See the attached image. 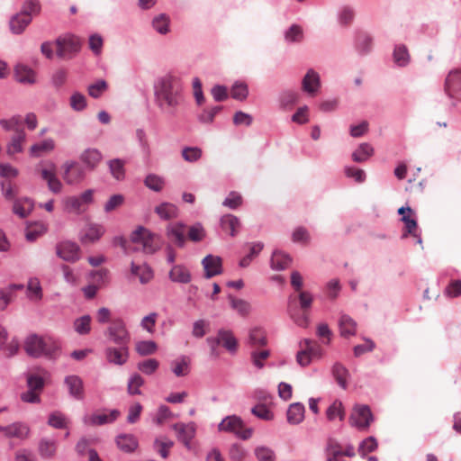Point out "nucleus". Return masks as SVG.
<instances>
[{
  "instance_id": "f257e3e1",
  "label": "nucleus",
  "mask_w": 461,
  "mask_h": 461,
  "mask_svg": "<svg viewBox=\"0 0 461 461\" xmlns=\"http://www.w3.org/2000/svg\"><path fill=\"white\" fill-rule=\"evenodd\" d=\"M156 102L158 107L171 114L183 102L182 88L178 80L172 76L161 78L155 90Z\"/></svg>"
},
{
  "instance_id": "f03ea898",
  "label": "nucleus",
  "mask_w": 461,
  "mask_h": 461,
  "mask_svg": "<svg viewBox=\"0 0 461 461\" xmlns=\"http://www.w3.org/2000/svg\"><path fill=\"white\" fill-rule=\"evenodd\" d=\"M131 240L141 246L142 251L146 254H154L160 248L158 237L142 226L132 231Z\"/></svg>"
},
{
  "instance_id": "7ed1b4c3",
  "label": "nucleus",
  "mask_w": 461,
  "mask_h": 461,
  "mask_svg": "<svg viewBox=\"0 0 461 461\" xmlns=\"http://www.w3.org/2000/svg\"><path fill=\"white\" fill-rule=\"evenodd\" d=\"M243 420L236 415H230L224 418L218 425L219 431L233 433L238 438L248 439L252 435V429H243Z\"/></svg>"
},
{
  "instance_id": "20e7f679",
  "label": "nucleus",
  "mask_w": 461,
  "mask_h": 461,
  "mask_svg": "<svg viewBox=\"0 0 461 461\" xmlns=\"http://www.w3.org/2000/svg\"><path fill=\"white\" fill-rule=\"evenodd\" d=\"M105 336L113 344H130L131 334L122 318L114 319L105 330Z\"/></svg>"
},
{
  "instance_id": "39448f33",
  "label": "nucleus",
  "mask_w": 461,
  "mask_h": 461,
  "mask_svg": "<svg viewBox=\"0 0 461 461\" xmlns=\"http://www.w3.org/2000/svg\"><path fill=\"white\" fill-rule=\"evenodd\" d=\"M50 339L46 340L37 335L29 336L24 344V348L28 355L39 357L43 355H53L59 349L58 346H54L53 349L49 348Z\"/></svg>"
},
{
  "instance_id": "423d86ee",
  "label": "nucleus",
  "mask_w": 461,
  "mask_h": 461,
  "mask_svg": "<svg viewBox=\"0 0 461 461\" xmlns=\"http://www.w3.org/2000/svg\"><path fill=\"white\" fill-rule=\"evenodd\" d=\"M56 255L62 260L75 263L81 258V249L74 241L63 240L56 244Z\"/></svg>"
},
{
  "instance_id": "0eeeda50",
  "label": "nucleus",
  "mask_w": 461,
  "mask_h": 461,
  "mask_svg": "<svg viewBox=\"0 0 461 461\" xmlns=\"http://www.w3.org/2000/svg\"><path fill=\"white\" fill-rule=\"evenodd\" d=\"M40 173L41 178L46 181L50 192L54 194L61 193L63 185L57 176L56 165L53 162L47 161L41 164Z\"/></svg>"
},
{
  "instance_id": "6e6552de",
  "label": "nucleus",
  "mask_w": 461,
  "mask_h": 461,
  "mask_svg": "<svg viewBox=\"0 0 461 461\" xmlns=\"http://www.w3.org/2000/svg\"><path fill=\"white\" fill-rule=\"evenodd\" d=\"M62 177L66 184L73 185L82 182L86 176V168L76 161L68 160L62 165Z\"/></svg>"
},
{
  "instance_id": "1a4fd4ad",
  "label": "nucleus",
  "mask_w": 461,
  "mask_h": 461,
  "mask_svg": "<svg viewBox=\"0 0 461 461\" xmlns=\"http://www.w3.org/2000/svg\"><path fill=\"white\" fill-rule=\"evenodd\" d=\"M372 420V412L366 405L356 406L349 417L350 425L360 430L367 429Z\"/></svg>"
},
{
  "instance_id": "9d476101",
  "label": "nucleus",
  "mask_w": 461,
  "mask_h": 461,
  "mask_svg": "<svg viewBox=\"0 0 461 461\" xmlns=\"http://www.w3.org/2000/svg\"><path fill=\"white\" fill-rule=\"evenodd\" d=\"M117 347H107L104 349V357L109 364L123 366L129 360V345L116 344Z\"/></svg>"
},
{
  "instance_id": "9b49d317",
  "label": "nucleus",
  "mask_w": 461,
  "mask_h": 461,
  "mask_svg": "<svg viewBox=\"0 0 461 461\" xmlns=\"http://www.w3.org/2000/svg\"><path fill=\"white\" fill-rule=\"evenodd\" d=\"M178 441L182 442L187 449H191V441L195 437L196 426L194 422H178L172 425Z\"/></svg>"
},
{
  "instance_id": "f8f14e48",
  "label": "nucleus",
  "mask_w": 461,
  "mask_h": 461,
  "mask_svg": "<svg viewBox=\"0 0 461 461\" xmlns=\"http://www.w3.org/2000/svg\"><path fill=\"white\" fill-rule=\"evenodd\" d=\"M445 91L447 95L461 101V69L451 70L446 77Z\"/></svg>"
},
{
  "instance_id": "ddd939ff",
  "label": "nucleus",
  "mask_w": 461,
  "mask_h": 461,
  "mask_svg": "<svg viewBox=\"0 0 461 461\" xmlns=\"http://www.w3.org/2000/svg\"><path fill=\"white\" fill-rule=\"evenodd\" d=\"M120 416V411L116 409L109 411L96 412L90 416H85L83 422L89 426H102L115 421Z\"/></svg>"
},
{
  "instance_id": "4468645a",
  "label": "nucleus",
  "mask_w": 461,
  "mask_h": 461,
  "mask_svg": "<svg viewBox=\"0 0 461 461\" xmlns=\"http://www.w3.org/2000/svg\"><path fill=\"white\" fill-rule=\"evenodd\" d=\"M103 158L102 152L96 148H87L84 149L79 156L83 167L89 171L95 170L102 162Z\"/></svg>"
},
{
  "instance_id": "2eb2a0df",
  "label": "nucleus",
  "mask_w": 461,
  "mask_h": 461,
  "mask_svg": "<svg viewBox=\"0 0 461 461\" xmlns=\"http://www.w3.org/2000/svg\"><path fill=\"white\" fill-rule=\"evenodd\" d=\"M185 232L186 226L181 221L169 223L166 229L167 239L180 248L185 246Z\"/></svg>"
},
{
  "instance_id": "dca6fc26",
  "label": "nucleus",
  "mask_w": 461,
  "mask_h": 461,
  "mask_svg": "<svg viewBox=\"0 0 461 461\" xmlns=\"http://www.w3.org/2000/svg\"><path fill=\"white\" fill-rule=\"evenodd\" d=\"M64 384L68 389L69 395L75 400L80 401L85 397L83 380L76 375H67Z\"/></svg>"
},
{
  "instance_id": "f3484780",
  "label": "nucleus",
  "mask_w": 461,
  "mask_h": 461,
  "mask_svg": "<svg viewBox=\"0 0 461 461\" xmlns=\"http://www.w3.org/2000/svg\"><path fill=\"white\" fill-rule=\"evenodd\" d=\"M303 90L311 96H314L318 94L321 88V77L312 68H310L302 81Z\"/></svg>"
},
{
  "instance_id": "a211bd4d",
  "label": "nucleus",
  "mask_w": 461,
  "mask_h": 461,
  "mask_svg": "<svg viewBox=\"0 0 461 461\" xmlns=\"http://www.w3.org/2000/svg\"><path fill=\"white\" fill-rule=\"evenodd\" d=\"M202 265L204 269L206 278L218 276L222 272L221 258L218 256L207 255L203 260Z\"/></svg>"
},
{
  "instance_id": "6ab92c4d",
  "label": "nucleus",
  "mask_w": 461,
  "mask_h": 461,
  "mask_svg": "<svg viewBox=\"0 0 461 461\" xmlns=\"http://www.w3.org/2000/svg\"><path fill=\"white\" fill-rule=\"evenodd\" d=\"M0 431L7 438H16L21 440L27 438L30 434L29 427L22 422H14L4 428H0Z\"/></svg>"
},
{
  "instance_id": "aec40b11",
  "label": "nucleus",
  "mask_w": 461,
  "mask_h": 461,
  "mask_svg": "<svg viewBox=\"0 0 461 461\" xmlns=\"http://www.w3.org/2000/svg\"><path fill=\"white\" fill-rule=\"evenodd\" d=\"M104 233V229L102 225L89 223L82 230L80 240L82 243H93L97 241Z\"/></svg>"
},
{
  "instance_id": "412c9836",
  "label": "nucleus",
  "mask_w": 461,
  "mask_h": 461,
  "mask_svg": "<svg viewBox=\"0 0 461 461\" xmlns=\"http://www.w3.org/2000/svg\"><path fill=\"white\" fill-rule=\"evenodd\" d=\"M131 273L132 276H137L140 283L142 285L149 283L154 277L153 269L147 263L137 265L131 261Z\"/></svg>"
},
{
  "instance_id": "4be33fe9",
  "label": "nucleus",
  "mask_w": 461,
  "mask_h": 461,
  "mask_svg": "<svg viewBox=\"0 0 461 461\" xmlns=\"http://www.w3.org/2000/svg\"><path fill=\"white\" fill-rule=\"evenodd\" d=\"M168 277L172 282L179 284H188L192 279L189 269L182 264L173 265Z\"/></svg>"
},
{
  "instance_id": "5701e85b",
  "label": "nucleus",
  "mask_w": 461,
  "mask_h": 461,
  "mask_svg": "<svg viewBox=\"0 0 461 461\" xmlns=\"http://www.w3.org/2000/svg\"><path fill=\"white\" fill-rule=\"evenodd\" d=\"M33 208V201L28 197H23L14 200L13 212L20 218H25L32 212Z\"/></svg>"
},
{
  "instance_id": "b1692460",
  "label": "nucleus",
  "mask_w": 461,
  "mask_h": 461,
  "mask_svg": "<svg viewBox=\"0 0 461 461\" xmlns=\"http://www.w3.org/2000/svg\"><path fill=\"white\" fill-rule=\"evenodd\" d=\"M305 407L301 402H294L288 407L286 417L290 424H300L304 419Z\"/></svg>"
},
{
  "instance_id": "393cba45",
  "label": "nucleus",
  "mask_w": 461,
  "mask_h": 461,
  "mask_svg": "<svg viewBox=\"0 0 461 461\" xmlns=\"http://www.w3.org/2000/svg\"><path fill=\"white\" fill-rule=\"evenodd\" d=\"M15 79L23 84H33L35 82L34 71L24 64H17L14 67Z\"/></svg>"
},
{
  "instance_id": "a878e982",
  "label": "nucleus",
  "mask_w": 461,
  "mask_h": 461,
  "mask_svg": "<svg viewBox=\"0 0 461 461\" xmlns=\"http://www.w3.org/2000/svg\"><path fill=\"white\" fill-rule=\"evenodd\" d=\"M118 447L126 453L133 452L139 446L138 440L132 434H120L116 438Z\"/></svg>"
},
{
  "instance_id": "bb28decb",
  "label": "nucleus",
  "mask_w": 461,
  "mask_h": 461,
  "mask_svg": "<svg viewBox=\"0 0 461 461\" xmlns=\"http://www.w3.org/2000/svg\"><path fill=\"white\" fill-rule=\"evenodd\" d=\"M339 333L342 337L354 336L357 331V322L348 315L342 314L339 320Z\"/></svg>"
},
{
  "instance_id": "cd10ccee",
  "label": "nucleus",
  "mask_w": 461,
  "mask_h": 461,
  "mask_svg": "<svg viewBox=\"0 0 461 461\" xmlns=\"http://www.w3.org/2000/svg\"><path fill=\"white\" fill-rule=\"evenodd\" d=\"M155 212L161 220L168 221L178 216L177 207L171 203H162L155 207Z\"/></svg>"
},
{
  "instance_id": "c85d7f7f",
  "label": "nucleus",
  "mask_w": 461,
  "mask_h": 461,
  "mask_svg": "<svg viewBox=\"0 0 461 461\" xmlns=\"http://www.w3.org/2000/svg\"><path fill=\"white\" fill-rule=\"evenodd\" d=\"M292 262L289 255L281 251H274L270 259V266L273 270L282 271L288 267Z\"/></svg>"
},
{
  "instance_id": "c756f323",
  "label": "nucleus",
  "mask_w": 461,
  "mask_h": 461,
  "mask_svg": "<svg viewBox=\"0 0 461 461\" xmlns=\"http://www.w3.org/2000/svg\"><path fill=\"white\" fill-rule=\"evenodd\" d=\"M43 293L40 280L37 277H31L27 283V297L33 302L42 299Z\"/></svg>"
},
{
  "instance_id": "7c9ffc66",
  "label": "nucleus",
  "mask_w": 461,
  "mask_h": 461,
  "mask_svg": "<svg viewBox=\"0 0 461 461\" xmlns=\"http://www.w3.org/2000/svg\"><path fill=\"white\" fill-rule=\"evenodd\" d=\"M393 57V62L398 67H406L411 61V55L404 44H398L394 47Z\"/></svg>"
},
{
  "instance_id": "2f4dec72",
  "label": "nucleus",
  "mask_w": 461,
  "mask_h": 461,
  "mask_svg": "<svg viewBox=\"0 0 461 461\" xmlns=\"http://www.w3.org/2000/svg\"><path fill=\"white\" fill-rule=\"evenodd\" d=\"M32 22V17L24 16L21 13L14 15L10 20V29L13 33L20 34Z\"/></svg>"
},
{
  "instance_id": "473e14b6",
  "label": "nucleus",
  "mask_w": 461,
  "mask_h": 461,
  "mask_svg": "<svg viewBox=\"0 0 461 461\" xmlns=\"http://www.w3.org/2000/svg\"><path fill=\"white\" fill-rule=\"evenodd\" d=\"M331 373L338 384L342 388L346 389L348 386V369L340 363H335L331 368Z\"/></svg>"
},
{
  "instance_id": "72a5a7b5",
  "label": "nucleus",
  "mask_w": 461,
  "mask_h": 461,
  "mask_svg": "<svg viewBox=\"0 0 461 461\" xmlns=\"http://www.w3.org/2000/svg\"><path fill=\"white\" fill-rule=\"evenodd\" d=\"M240 225V220L232 214H227L221 218L222 230L229 231L230 235L232 237L237 234Z\"/></svg>"
},
{
  "instance_id": "f704fd0d",
  "label": "nucleus",
  "mask_w": 461,
  "mask_h": 461,
  "mask_svg": "<svg viewBox=\"0 0 461 461\" xmlns=\"http://www.w3.org/2000/svg\"><path fill=\"white\" fill-rule=\"evenodd\" d=\"M248 342L249 346L255 349L257 348L266 346L267 340L264 330L259 328L250 330Z\"/></svg>"
},
{
  "instance_id": "c9c22d12",
  "label": "nucleus",
  "mask_w": 461,
  "mask_h": 461,
  "mask_svg": "<svg viewBox=\"0 0 461 461\" xmlns=\"http://www.w3.org/2000/svg\"><path fill=\"white\" fill-rule=\"evenodd\" d=\"M125 162L120 158H113L108 161V167L111 175L116 180H122L125 177Z\"/></svg>"
},
{
  "instance_id": "e433bc0d",
  "label": "nucleus",
  "mask_w": 461,
  "mask_h": 461,
  "mask_svg": "<svg viewBox=\"0 0 461 461\" xmlns=\"http://www.w3.org/2000/svg\"><path fill=\"white\" fill-rule=\"evenodd\" d=\"M345 410L342 402L335 400L326 411L327 419L330 421L339 418V420H343L345 418Z\"/></svg>"
},
{
  "instance_id": "4c0bfd02",
  "label": "nucleus",
  "mask_w": 461,
  "mask_h": 461,
  "mask_svg": "<svg viewBox=\"0 0 461 461\" xmlns=\"http://www.w3.org/2000/svg\"><path fill=\"white\" fill-rule=\"evenodd\" d=\"M374 154L373 147L368 143H362L352 153V158L356 162H364Z\"/></svg>"
},
{
  "instance_id": "58836bf2",
  "label": "nucleus",
  "mask_w": 461,
  "mask_h": 461,
  "mask_svg": "<svg viewBox=\"0 0 461 461\" xmlns=\"http://www.w3.org/2000/svg\"><path fill=\"white\" fill-rule=\"evenodd\" d=\"M55 148V143L52 139H46L41 142L35 143L31 147V154L34 157H40L43 153L50 152Z\"/></svg>"
},
{
  "instance_id": "ea45409f",
  "label": "nucleus",
  "mask_w": 461,
  "mask_h": 461,
  "mask_svg": "<svg viewBox=\"0 0 461 461\" xmlns=\"http://www.w3.org/2000/svg\"><path fill=\"white\" fill-rule=\"evenodd\" d=\"M169 17L161 14L152 20L153 29L159 34L165 35L169 32Z\"/></svg>"
},
{
  "instance_id": "a19ab883",
  "label": "nucleus",
  "mask_w": 461,
  "mask_h": 461,
  "mask_svg": "<svg viewBox=\"0 0 461 461\" xmlns=\"http://www.w3.org/2000/svg\"><path fill=\"white\" fill-rule=\"evenodd\" d=\"M303 31L298 24H293L285 32V40L288 43H295L303 41Z\"/></svg>"
},
{
  "instance_id": "79ce46f5",
  "label": "nucleus",
  "mask_w": 461,
  "mask_h": 461,
  "mask_svg": "<svg viewBox=\"0 0 461 461\" xmlns=\"http://www.w3.org/2000/svg\"><path fill=\"white\" fill-rule=\"evenodd\" d=\"M144 384V379L139 374H133L130 376L127 392L131 395H140L141 393L140 387Z\"/></svg>"
},
{
  "instance_id": "37998d69",
  "label": "nucleus",
  "mask_w": 461,
  "mask_h": 461,
  "mask_svg": "<svg viewBox=\"0 0 461 461\" xmlns=\"http://www.w3.org/2000/svg\"><path fill=\"white\" fill-rule=\"evenodd\" d=\"M83 205L81 199L77 196H69L64 200V210L68 212L80 214L85 210Z\"/></svg>"
},
{
  "instance_id": "c03bdc74",
  "label": "nucleus",
  "mask_w": 461,
  "mask_h": 461,
  "mask_svg": "<svg viewBox=\"0 0 461 461\" xmlns=\"http://www.w3.org/2000/svg\"><path fill=\"white\" fill-rule=\"evenodd\" d=\"M74 329L79 335L88 334L91 330V317L90 315H83L74 321Z\"/></svg>"
},
{
  "instance_id": "a18cd8bd",
  "label": "nucleus",
  "mask_w": 461,
  "mask_h": 461,
  "mask_svg": "<svg viewBox=\"0 0 461 461\" xmlns=\"http://www.w3.org/2000/svg\"><path fill=\"white\" fill-rule=\"evenodd\" d=\"M219 336L221 337L223 347L230 352H235L237 349V339L230 330H220Z\"/></svg>"
},
{
  "instance_id": "49530a36",
  "label": "nucleus",
  "mask_w": 461,
  "mask_h": 461,
  "mask_svg": "<svg viewBox=\"0 0 461 461\" xmlns=\"http://www.w3.org/2000/svg\"><path fill=\"white\" fill-rule=\"evenodd\" d=\"M230 95L238 101H244L249 95V87L246 83L235 82L230 89Z\"/></svg>"
},
{
  "instance_id": "de8ad7c7",
  "label": "nucleus",
  "mask_w": 461,
  "mask_h": 461,
  "mask_svg": "<svg viewBox=\"0 0 461 461\" xmlns=\"http://www.w3.org/2000/svg\"><path fill=\"white\" fill-rule=\"evenodd\" d=\"M144 184L149 189L154 192H160L165 185V180L158 175L149 174L145 177Z\"/></svg>"
},
{
  "instance_id": "09e8293b",
  "label": "nucleus",
  "mask_w": 461,
  "mask_h": 461,
  "mask_svg": "<svg viewBox=\"0 0 461 461\" xmlns=\"http://www.w3.org/2000/svg\"><path fill=\"white\" fill-rule=\"evenodd\" d=\"M172 371L176 376H185L189 373V360L182 356L172 363Z\"/></svg>"
},
{
  "instance_id": "8fccbe9b",
  "label": "nucleus",
  "mask_w": 461,
  "mask_h": 461,
  "mask_svg": "<svg viewBox=\"0 0 461 461\" xmlns=\"http://www.w3.org/2000/svg\"><path fill=\"white\" fill-rule=\"evenodd\" d=\"M230 306L239 314L246 316L250 312L251 307L249 302L243 299H238L233 296H229Z\"/></svg>"
},
{
  "instance_id": "3c124183",
  "label": "nucleus",
  "mask_w": 461,
  "mask_h": 461,
  "mask_svg": "<svg viewBox=\"0 0 461 461\" xmlns=\"http://www.w3.org/2000/svg\"><path fill=\"white\" fill-rule=\"evenodd\" d=\"M174 446V442L167 438H156L153 444L155 450L163 457L168 456V450Z\"/></svg>"
},
{
  "instance_id": "603ef678",
  "label": "nucleus",
  "mask_w": 461,
  "mask_h": 461,
  "mask_svg": "<svg viewBox=\"0 0 461 461\" xmlns=\"http://www.w3.org/2000/svg\"><path fill=\"white\" fill-rule=\"evenodd\" d=\"M355 17V11L352 7L345 5L339 9L337 14L338 22L341 25H348Z\"/></svg>"
},
{
  "instance_id": "864d4df0",
  "label": "nucleus",
  "mask_w": 461,
  "mask_h": 461,
  "mask_svg": "<svg viewBox=\"0 0 461 461\" xmlns=\"http://www.w3.org/2000/svg\"><path fill=\"white\" fill-rule=\"evenodd\" d=\"M69 104L74 111L81 112L85 110L87 105L86 98L83 94L75 92L69 98Z\"/></svg>"
},
{
  "instance_id": "5fc2aeb1",
  "label": "nucleus",
  "mask_w": 461,
  "mask_h": 461,
  "mask_svg": "<svg viewBox=\"0 0 461 461\" xmlns=\"http://www.w3.org/2000/svg\"><path fill=\"white\" fill-rule=\"evenodd\" d=\"M269 356L270 351L268 349H263L260 351L253 349L250 353L252 363L258 369H262L264 367V360L268 358Z\"/></svg>"
},
{
  "instance_id": "6e6d98bb",
  "label": "nucleus",
  "mask_w": 461,
  "mask_h": 461,
  "mask_svg": "<svg viewBox=\"0 0 461 461\" xmlns=\"http://www.w3.org/2000/svg\"><path fill=\"white\" fill-rule=\"evenodd\" d=\"M107 83L104 79H99L87 87L88 95L93 98H98L107 90Z\"/></svg>"
},
{
  "instance_id": "4d7b16f0",
  "label": "nucleus",
  "mask_w": 461,
  "mask_h": 461,
  "mask_svg": "<svg viewBox=\"0 0 461 461\" xmlns=\"http://www.w3.org/2000/svg\"><path fill=\"white\" fill-rule=\"evenodd\" d=\"M157 348V344L153 340H141L136 344V351L140 356L151 355Z\"/></svg>"
},
{
  "instance_id": "13d9d810",
  "label": "nucleus",
  "mask_w": 461,
  "mask_h": 461,
  "mask_svg": "<svg viewBox=\"0 0 461 461\" xmlns=\"http://www.w3.org/2000/svg\"><path fill=\"white\" fill-rule=\"evenodd\" d=\"M41 5L38 0L26 1L21 10V14L24 16L32 17L40 14Z\"/></svg>"
},
{
  "instance_id": "bf43d9fd",
  "label": "nucleus",
  "mask_w": 461,
  "mask_h": 461,
  "mask_svg": "<svg viewBox=\"0 0 461 461\" xmlns=\"http://www.w3.org/2000/svg\"><path fill=\"white\" fill-rule=\"evenodd\" d=\"M56 441L53 439H42L40 442L39 450L42 456H52L56 452Z\"/></svg>"
},
{
  "instance_id": "052dcab7",
  "label": "nucleus",
  "mask_w": 461,
  "mask_h": 461,
  "mask_svg": "<svg viewBox=\"0 0 461 461\" xmlns=\"http://www.w3.org/2000/svg\"><path fill=\"white\" fill-rule=\"evenodd\" d=\"M25 140V133L20 131L15 137L12 139V141L7 146V152L9 154L19 153L23 150V142Z\"/></svg>"
},
{
  "instance_id": "680f3d73",
  "label": "nucleus",
  "mask_w": 461,
  "mask_h": 461,
  "mask_svg": "<svg viewBox=\"0 0 461 461\" xmlns=\"http://www.w3.org/2000/svg\"><path fill=\"white\" fill-rule=\"evenodd\" d=\"M376 447V439L374 437H368L360 443L358 452L362 456H366L368 453L375 450Z\"/></svg>"
},
{
  "instance_id": "e2e57ef3",
  "label": "nucleus",
  "mask_w": 461,
  "mask_h": 461,
  "mask_svg": "<svg viewBox=\"0 0 461 461\" xmlns=\"http://www.w3.org/2000/svg\"><path fill=\"white\" fill-rule=\"evenodd\" d=\"M205 237V230L201 223L196 222L189 228L188 238L194 242L201 241Z\"/></svg>"
},
{
  "instance_id": "0e129e2a",
  "label": "nucleus",
  "mask_w": 461,
  "mask_h": 461,
  "mask_svg": "<svg viewBox=\"0 0 461 461\" xmlns=\"http://www.w3.org/2000/svg\"><path fill=\"white\" fill-rule=\"evenodd\" d=\"M182 156L187 162H195L202 157V149L198 147H185L182 150Z\"/></svg>"
},
{
  "instance_id": "69168bd1",
  "label": "nucleus",
  "mask_w": 461,
  "mask_h": 461,
  "mask_svg": "<svg viewBox=\"0 0 461 461\" xmlns=\"http://www.w3.org/2000/svg\"><path fill=\"white\" fill-rule=\"evenodd\" d=\"M158 366L159 363L157 359L149 358L140 362L138 364V369L146 375H152L158 369Z\"/></svg>"
},
{
  "instance_id": "338daca9",
  "label": "nucleus",
  "mask_w": 461,
  "mask_h": 461,
  "mask_svg": "<svg viewBox=\"0 0 461 461\" xmlns=\"http://www.w3.org/2000/svg\"><path fill=\"white\" fill-rule=\"evenodd\" d=\"M251 412L258 418L264 420H272L274 413L264 404H258L254 406Z\"/></svg>"
},
{
  "instance_id": "774afa93",
  "label": "nucleus",
  "mask_w": 461,
  "mask_h": 461,
  "mask_svg": "<svg viewBox=\"0 0 461 461\" xmlns=\"http://www.w3.org/2000/svg\"><path fill=\"white\" fill-rule=\"evenodd\" d=\"M357 50L361 54H367L372 48V38L368 35H361L358 37L357 45Z\"/></svg>"
}]
</instances>
